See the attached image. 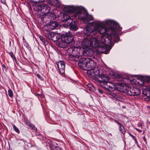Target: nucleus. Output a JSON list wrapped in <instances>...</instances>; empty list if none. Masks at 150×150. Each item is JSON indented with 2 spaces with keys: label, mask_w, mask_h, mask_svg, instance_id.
Wrapping results in <instances>:
<instances>
[{
  "label": "nucleus",
  "mask_w": 150,
  "mask_h": 150,
  "mask_svg": "<svg viewBox=\"0 0 150 150\" xmlns=\"http://www.w3.org/2000/svg\"><path fill=\"white\" fill-rule=\"evenodd\" d=\"M108 29L110 30L111 32L112 31L111 21H108L105 23L97 21L94 22L91 26L85 27L83 32L86 36H88L92 33L97 30L101 35H108Z\"/></svg>",
  "instance_id": "nucleus-1"
},
{
  "label": "nucleus",
  "mask_w": 150,
  "mask_h": 150,
  "mask_svg": "<svg viewBox=\"0 0 150 150\" xmlns=\"http://www.w3.org/2000/svg\"><path fill=\"white\" fill-rule=\"evenodd\" d=\"M110 79L109 76L104 74L97 75L94 78L95 81L108 91H111L112 89V83L108 81Z\"/></svg>",
  "instance_id": "nucleus-2"
},
{
  "label": "nucleus",
  "mask_w": 150,
  "mask_h": 150,
  "mask_svg": "<svg viewBox=\"0 0 150 150\" xmlns=\"http://www.w3.org/2000/svg\"><path fill=\"white\" fill-rule=\"evenodd\" d=\"M136 80L134 79H129V78H123L122 80L118 82H114L113 86L114 89L119 91H122V89H126V87H129V85H134L136 83Z\"/></svg>",
  "instance_id": "nucleus-3"
},
{
  "label": "nucleus",
  "mask_w": 150,
  "mask_h": 150,
  "mask_svg": "<svg viewBox=\"0 0 150 150\" xmlns=\"http://www.w3.org/2000/svg\"><path fill=\"white\" fill-rule=\"evenodd\" d=\"M69 12L74 13V17L78 18L80 19L85 20L87 18L88 13L86 11L80 9L78 7H72L69 9Z\"/></svg>",
  "instance_id": "nucleus-4"
},
{
  "label": "nucleus",
  "mask_w": 150,
  "mask_h": 150,
  "mask_svg": "<svg viewBox=\"0 0 150 150\" xmlns=\"http://www.w3.org/2000/svg\"><path fill=\"white\" fill-rule=\"evenodd\" d=\"M113 42H117L119 40V35L122 33V28L116 22L113 21Z\"/></svg>",
  "instance_id": "nucleus-5"
},
{
  "label": "nucleus",
  "mask_w": 150,
  "mask_h": 150,
  "mask_svg": "<svg viewBox=\"0 0 150 150\" xmlns=\"http://www.w3.org/2000/svg\"><path fill=\"white\" fill-rule=\"evenodd\" d=\"M81 45L83 47L86 48L92 47L96 48L99 45V43L96 38H92L90 40L87 38H85L82 41Z\"/></svg>",
  "instance_id": "nucleus-6"
},
{
  "label": "nucleus",
  "mask_w": 150,
  "mask_h": 150,
  "mask_svg": "<svg viewBox=\"0 0 150 150\" xmlns=\"http://www.w3.org/2000/svg\"><path fill=\"white\" fill-rule=\"evenodd\" d=\"M88 60L86 68H88L90 69H92L94 71V73L96 75L95 77L97 75H100L99 70L98 69H96V64L95 61L89 58Z\"/></svg>",
  "instance_id": "nucleus-7"
},
{
  "label": "nucleus",
  "mask_w": 150,
  "mask_h": 150,
  "mask_svg": "<svg viewBox=\"0 0 150 150\" xmlns=\"http://www.w3.org/2000/svg\"><path fill=\"white\" fill-rule=\"evenodd\" d=\"M126 89H122L121 92H125L129 96H137L140 93L139 90L134 87L129 88V87H126Z\"/></svg>",
  "instance_id": "nucleus-8"
},
{
  "label": "nucleus",
  "mask_w": 150,
  "mask_h": 150,
  "mask_svg": "<svg viewBox=\"0 0 150 150\" xmlns=\"http://www.w3.org/2000/svg\"><path fill=\"white\" fill-rule=\"evenodd\" d=\"M97 40L99 43V42H101L104 45H109L112 43V39L110 34L106 35H101L100 41L98 40Z\"/></svg>",
  "instance_id": "nucleus-9"
},
{
  "label": "nucleus",
  "mask_w": 150,
  "mask_h": 150,
  "mask_svg": "<svg viewBox=\"0 0 150 150\" xmlns=\"http://www.w3.org/2000/svg\"><path fill=\"white\" fill-rule=\"evenodd\" d=\"M45 35L48 39L52 40L54 41H58L61 37V35L59 33L53 32H49L48 33H46Z\"/></svg>",
  "instance_id": "nucleus-10"
},
{
  "label": "nucleus",
  "mask_w": 150,
  "mask_h": 150,
  "mask_svg": "<svg viewBox=\"0 0 150 150\" xmlns=\"http://www.w3.org/2000/svg\"><path fill=\"white\" fill-rule=\"evenodd\" d=\"M40 12L43 14V15L46 16L51 9V8L45 4H41L40 5Z\"/></svg>",
  "instance_id": "nucleus-11"
},
{
  "label": "nucleus",
  "mask_w": 150,
  "mask_h": 150,
  "mask_svg": "<svg viewBox=\"0 0 150 150\" xmlns=\"http://www.w3.org/2000/svg\"><path fill=\"white\" fill-rule=\"evenodd\" d=\"M73 36L70 33H66L62 37V39L64 40L67 44L71 42L74 39Z\"/></svg>",
  "instance_id": "nucleus-12"
},
{
  "label": "nucleus",
  "mask_w": 150,
  "mask_h": 150,
  "mask_svg": "<svg viewBox=\"0 0 150 150\" xmlns=\"http://www.w3.org/2000/svg\"><path fill=\"white\" fill-rule=\"evenodd\" d=\"M107 45H105L104 46L100 45L99 46L98 45L97 47H97V51L100 53H107V52H108L111 48Z\"/></svg>",
  "instance_id": "nucleus-13"
},
{
  "label": "nucleus",
  "mask_w": 150,
  "mask_h": 150,
  "mask_svg": "<svg viewBox=\"0 0 150 150\" xmlns=\"http://www.w3.org/2000/svg\"><path fill=\"white\" fill-rule=\"evenodd\" d=\"M58 69L59 71L62 74L65 73V64L64 62L60 61L56 63Z\"/></svg>",
  "instance_id": "nucleus-14"
},
{
  "label": "nucleus",
  "mask_w": 150,
  "mask_h": 150,
  "mask_svg": "<svg viewBox=\"0 0 150 150\" xmlns=\"http://www.w3.org/2000/svg\"><path fill=\"white\" fill-rule=\"evenodd\" d=\"M88 57L81 58L79 60L78 65L81 67H86L87 63H88Z\"/></svg>",
  "instance_id": "nucleus-15"
},
{
  "label": "nucleus",
  "mask_w": 150,
  "mask_h": 150,
  "mask_svg": "<svg viewBox=\"0 0 150 150\" xmlns=\"http://www.w3.org/2000/svg\"><path fill=\"white\" fill-rule=\"evenodd\" d=\"M69 50L71 51H70L72 56L73 57H75L77 58H79V55L78 53V50L77 47H75L74 48H71L69 49Z\"/></svg>",
  "instance_id": "nucleus-16"
},
{
  "label": "nucleus",
  "mask_w": 150,
  "mask_h": 150,
  "mask_svg": "<svg viewBox=\"0 0 150 150\" xmlns=\"http://www.w3.org/2000/svg\"><path fill=\"white\" fill-rule=\"evenodd\" d=\"M78 51V54L79 55V58L80 57L82 56H86L87 55V52L88 51L86 52L84 48L82 47H77Z\"/></svg>",
  "instance_id": "nucleus-17"
},
{
  "label": "nucleus",
  "mask_w": 150,
  "mask_h": 150,
  "mask_svg": "<svg viewBox=\"0 0 150 150\" xmlns=\"http://www.w3.org/2000/svg\"><path fill=\"white\" fill-rule=\"evenodd\" d=\"M68 23H69L70 29L71 30L76 31L78 29V27L76 23L74 21V22L72 21H68Z\"/></svg>",
  "instance_id": "nucleus-18"
},
{
  "label": "nucleus",
  "mask_w": 150,
  "mask_h": 150,
  "mask_svg": "<svg viewBox=\"0 0 150 150\" xmlns=\"http://www.w3.org/2000/svg\"><path fill=\"white\" fill-rule=\"evenodd\" d=\"M67 44V43L62 39V40L58 42L57 43V45L58 46L62 48L66 47Z\"/></svg>",
  "instance_id": "nucleus-19"
},
{
  "label": "nucleus",
  "mask_w": 150,
  "mask_h": 150,
  "mask_svg": "<svg viewBox=\"0 0 150 150\" xmlns=\"http://www.w3.org/2000/svg\"><path fill=\"white\" fill-rule=\"evenodd\" d=\"M72 18H70L69 15L66 14H64L63 15L62 20L65 21H72Z\"/></svg>",
  "instance_id": "nucleus-20"
},
{
  "label": "nucleus",
  "mask_w": 150,
  "mask_h": 150,
  "mask_svg": "<svg viewBox=\"0 0 150 150\" xmlns=\"http://www.w3.org/2000/svg\"><path fill=\"white\" fill-rule=\"evenodd\" d=\"M58 24L55 22H52L50 25V28L51 30H54L58 27Z\"/></svg>",
  "instance_id": "nucleus-21"
},
{
  "label": "nucleus",
  "mask_w": 150,
  "mask_h": 150,
  "mask_svg": "<svg viewBox=\"0 0 150 150\" xmlns=\"http://www.w3.org/2000/svg\"><path fill=\"white\" fill-rule=\"evenodd\" d=\"M113 100L115 101H119L121 102H122L123 100V99L122 98L119 96L117 95L114 93H113Z\"/></svg>",
  "instance_id": "nucleus-22"
},
{
  "label": "nucleus",
  "mask_w": 150,
  "mask_h": 150,
  "mask_svg": "<svg viewBox=\"0 0 150 150\" xmlns=\"http://www.w3.org/2000/svg\"><path fill=\"white\" fill-rule=\"evenodd\" d=\"M113 79H121L122 77V75L119 74L117 72H114L113 71Z\"/></svg>",
  "instance_id": "nucleus-23"
},
{
  "label": "nucleus",
  "mask_w": 150,
  "mask_h": 150,
  "mask_svg": "<svg viewBox=\"0 0 150 150\" xmlns=\"http://www.w3.org/2000/svg\"><path fill=\"white\" fill-rule=\"evenodd\" d=\"M25 122L27 124V125L30 128L32 129H33L35 131H36L37 128L34 125H32L30 122L26 121V122Z\"/></svg>",
  "instance_id": "nucleus-24"
},
{
  "label": "nucleus",
  "mask_w": 150,
  "mask_h": 150,
  "mask_svg": "<svg viewBox=\"0 0 150 150\" xmlns=\"http://www.w3.org/2000/svg\"><path fill=\"white\" fill-rule=\"evenodd\" d=\"M119 130L123 134H124L126 132V131L124 126L122 125L119 127Z\"/></svg>",
  "instance_id": "nucleus-25"
},
{
  "label": "nucleus",
  "mask_w": 150,
  "mask_h": 150,
  "mask_svg": "<svg viewBox=\"0 0 150 150\" xmlns=\"http://www.w3.org/2000/svg\"><path fill=\"white\" fill-rule=\"evenodd\" d=\"M48 14H47L46 16H49L51 18V19H53V20H54L56 18V16H55V14L52 12H50V11L48 13Z\"/></svg>",
  "instance_id": "nucleus-26"
},
{
  "label": "nucleus",
  "mask_w": 150,
  "mask_h": 150,
  "mask_svg": "<svg viewBox=\"0 0 150 150\" xmlns=\"http://www.w3.org/2000/svg\"><path fill=\"white\" fill-rule=\"evenodd\" d=\"M56 1H57V3H58L57 0H48L47 2L50 5H54L56 3Z\"/></svg>",
  "instance_id": "nucleus-27"
},
{
  "label": "nucleus",
  "mask_w": 150,
  "mask_h": 150,
  "mask_svg": "<svg viewBox=\"0 0 150 150\" xmlns=\"http://www.w3.org/2000/svg\"><path fill=\"white\" fill-rule=\"evenodd\" d=\"M8 96L11 97L13 96V93L12 90L10 89H9L8 91Z\"/></svg>",
  "instance_id": "nucleus-28"
},
{
  "label": "nucleus",
  "mask_w": 150,
  "mask_h": 150,
  "mask_svg": "<svg viewBox=\"0 0 150 150\" xmlns=\"http://www.w3.org/2000/svg\"><path fill=\"white\" fill-rule=\"evenodd\" d=\"M129 135L130 136L132 137L133 139L134 140L135 143L137 144V141L136 139V137L130 133L129 134Z\"/></svg>",
  "instance_id": "nucleus-29"
},
{
  "label": "nucleus",
  "mask_w": 150,
  "mask_h": 150,
  "mask_svg": "<svg viewBox=\"0 0 150 150\" xmlns=\"http://www.w3.org/2000/svg\"><path fill=\"white\" fill-rule=\"evenodd\" d=\"M9 55H10L11 57L12 58H13V59H14L15 61H16V58L15 56L13 54V53H12V52H11L9 53Z\"/></svg>",
  "instance_id": "nucleus-30"
},
{
  "label": "nucleus",
  "mask_w": 150,
  "mask_h": 150,
  "mask_svg": "<svg viewBox=\"0 0 150 150\" xmlns=\"http://www.w3.org/2000/svg\"><path fill=\"white\" fill-rule=\"evenodd\" d=\"M13 127L14 130L18 133H19V130L17 127L14 125H13Z\"/></svg>",
  "instance_id": "nucleus-31"
},
{
  "label": "nucleus",
  "mask_w": 150,
  "mask_h": 150,
  "mask_svg": "<svg viewBox=\"0 0 150 150\" xmlns=\"http://www.w3.org/2000/svg\"><path fill=\"white\" fill-rule=\"evenodd\" d=\"M39 38L40 40L43 42H45V40L44 38L42 36H40L39 37Z\"/></svg>",
  "instance_id": "nucleus-32"
},
{
  "label": "nucleus",
  "mask_w": 150,
  "mask_h": 150,
  "mask_svg": "<svg viewBox=\"0 0 150 150\" xmlns=\"http://www.w3.org/2000/svg\"><path fill=\"white\" fill-rule=\"evenodd\" d=\"M114 121L116 122V123L117 124V125L119 126H120V125H122V124L119 122L116 121V120H114Z\"/></svg>",
  "instance_id": "nucleus-33"
},
{
  "label": "nucleus",
  "mask_w": 150,
  "mask_h": 150,
  "mask_svg": "<svg viewBox=\"0 0 150 150\" xmlns=\"http://www.w3.org/2000/svg\"><path fill=\"white\" fill-rule=\"evenodd\" d=\"M89 21H91L93 19V17L91 16H89L87 18Z\"/></svg>",
  "instance_id": "nucleus-34"
},
{
  "label": "nucleus",
  "mask_w": 150,
  "mask_h": 150,
  "mask_svg": "<svg viewBox=\"0 0 150 150\" xmlns=\"http://www.w3.org/2000/svg\"><path fill=\"white\" fill-rule=\"evenodd\" d=\"M37 76L38 78L41 80H42V77L39 74H37Z\"/></svg>",
  "instance_id": "nucleus-35"
},
{
  "label": "nucleus",
  "mask_w": 150,
  "mask_h": 150,
  "mask_svg": "<svg viewBox=\"0 0 150 150\" xmlns=\"http://www.w3.org/2000/svg\"><path fill=\"white\" fill-rule=\"evenodd\" d=\"M140 81V82L141 83H141V84H139V85H140L141 86H143V83H144L142 81Z\"/></svg>",
  "instance_id": "nucleus-36"
},
{
  "label": "nucleus",
  "mask_w": 150,
  "mask_h": 150,
  "mask_svg": "<svg viewBox=\"0 0 150 150\" xmlns=\"http://www.w3.org/2000/svg\"><path fill=\"white\" fill-rule=\"evenodd\" d=\"M45 0H38V1H37V2L41 3L43 1H44Z\"/></svg>",
  "instance_id": "nucleus-37"
},
{
  "label": "nucleus",
  "mask_w": 150,
  "mask_h": 150,
  "mask_svg": "<svg viewBox=\"0 0 150 150\" xmlns=\"http://www.w3.org/2000/svg\"><path fill=\"white\" fill-rule=\"evenodd\" d=\"M135 129L137 131H138L139 132H142V131L141 130H139V129H138L137 128H135Z\"/></svg>",
  "instance_id": "nucleus-38"
},
{
  "label": "nucleus",
  "mask_w": 150,
  "mask_h": 150,
  "mask_svg": "<svg viewBox=\"0 0 150 150\" xmlns=\"http://www.w3.org/2000/svg\"><path fill=\"white\" fill-rule=\"evenodd\" d=\"M98 91H99V92L101 93H103V91H102V90H99V89L98 90Z\"/></svg>",
  "instance_id": "nucleus-39"
},
{
  "label": "nucleus",
  "mask_w": 150,
  "mask_h": 150,
  "mask_svg": "<svg viewBox=\"0 0 150 150\" xmlns=\"http://www.w3.org/2000/svg\"><path fill=\"white\" fill-rule=\"evenodd\" d=\"M2 67H3V68H6V66H5V65L4 64H3L2 65Z\"/></svg>",
  "instance_id": "nucleus-40"
},
{
  "label": "nucleus",
  "mask_w": 150,
  "mask_h": 150,
  "mask_svg": "<svg viewBox=\"0 0 150 150\" xmlns=\"http://www.w3.org/2000/svg\"><path fill=\"white\" fill-rule=\"evenodd\" d=\"M122 108H125V107H124V106H122Z\"/></svg>",
  "instance_id": "nucleus-41"
},
{
  "label": "nucleus",
  "mask_w": 150,
  "mask_h": 150,
  "mask_svg": "<svg viewBox=\"0 0 150 150\" xmlns=\"http://www.w3.org/2000/svg\"><path fill=\"white\" fill-rule=\"evenodd\" d=\"M44 33H46L45 31H44Z\"/></svg>",
  "instance_id": "nucleus-42"
},
{
  "label": "nucleus",
  "mask_w": 150,
  "mask_h": 150,
  "mask_svg": "<svg viewBox=\"0 0 150 150\" xmlns=\"http://www.w3.org/2000/svg\"><path fill=\"white\" fill-rule=\"evenodd\" d=\"M149 91H150V88L149 89Z\"/></svg>",
  "instance_id": "nucleus-43"
}]
</instances>
